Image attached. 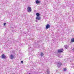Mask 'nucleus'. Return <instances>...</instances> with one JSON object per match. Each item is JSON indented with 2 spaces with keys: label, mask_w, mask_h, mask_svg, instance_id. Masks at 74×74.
<instances>
[{
  "label": "nucleus",
  "mask_w": 74,
  "mask_h": 74,
  "mask_svg": "<svg viewBox=\"0 0 74 74\" xmlns=\"http://www.w3.org/2000/svg\"><path fill=\"white\" fill-rule=\"evenodd\" d=\"M36 15L37 16L36 17V19L37 20H39L41 19V17L40 16V14L39 13H37L36 14Z\"/></svg>",
  "instance_id": "obj_1"
},
{
  "label": "nucleus",
  "mask_w": 74,
  "mask_h": 74,
  "mask_svg": "<svg viewBox=\"0 0 74 74\" xmlns=\"http://www.w3.org/2000/svg\"><path fill=\"white\" fill-rule=\"evenodd\" d=\"M64 50L63 49H59L57 51V53H62L63 52Z\"/></svg>",
  "instance_id": "obj_2"
},
{
  "label": "nucleus",
  "mask_w": 74,
  "mask_h": 74,
  "mask_svg": "<svg viewBox=\"0 0 74 74\" xmlns=\"http://www.w3.org/2000/svg\"><path fill=\"white\" fill-rule=\"evenodd\" d=\"M62 65V63L60 62H58L57 63V66L58 67H61V66Z\"/></svg>",
  "instance_id": "obj_3"
},
{
  "label": "nucleus",
  "mask_w": 74,
  "mask_h": 74,
  "mask_svg": "<svg viewBox=\"0 0 74 74\" xmlns=\"http://www.w3.org/2000/svg\"><path fill=\"white\" fill-rule=\"evenodd\" d=\"M27 11L28 12H31L32 11V8L30 7H28L27 8Z\"/></svg>",
  "instance_id": "obj_4"
},
{
  "label": "nucleus",
  "mask_w": 74,
  "mask_h": 74,
  "mask_svg": "<svg viewBox=\"0 0 74 74\" xmlns=\"http://www.w3.org/2000/svg\"><path fill=\"white\" fill-rule=\"evenodd\" d=\"M50 27H51L50 25L49 24H47L46 26V29H48V28H50Z\"/></svg>",
  "instance_id": "obj_5"
},
{
  "label": "nucleus",
  "mask_w": 74,
  "mask_h": 74,
  "mask_svg": "<svg viewBox=\"0 0 74 74\" xmlns=\"http://www.w3.org/2000/svg\"><path fill=\"white\" fill-rule=\"evenodd\" d=\"M6 56H5V55L3 54L1 55V58L2 59H5L6 58Z\"/></svg>",
  "instance_id": "obj_6"
},
{
  "label": "nucleus",
  "mask_w": 74,
  "mask_h": 74,
  "mask_svg": "<svg viewBox=\"0 0 74 74\" xmlns=\"http://www.w3.org/2000/svg\"><path fill=\"white\" fill-rule=\"evenodd\" d=\"M10 58L11 59H13L14 58V55H13L12 54H11L10 56Z\"/></svg>",
  "instance_id": "obj_7"
},
{
  "label": "nucleus",
  "mask_w": 74,
  "mask_h": 74,
  "mask_svg": "<svg viewBox=\"0 0 74 74\" xmlns=\"http://www.w3.org/2000/svg\"><path fill=\"white\" fill-rule=\"evenodd\" d=\"M40 3V1H39L38 0H37L36 1V4H39Z\"/></svg>",
  "instance_id": "obj_8"
},
{
  "label": "nucleus",
  "mask_w": 74,
  "mask_h": 74,
  "mask_svg": "<svg viewBox=\"0 0 74 74\" xmlns=\"http://www.w3.org/2000/svg\"><path fill=\"white\" fill-rule=\"evenodd\" d=\"M64 47L65 49H67L68 48V46L67 45H65Z\"/></svg>",
  "instance_id": "obj_9"
},
{
  "label": "nucleus",
  "mask_w": 74,
  "mask_h": 74,
  "mask_svg": "<svg viewBox=\"0 0 74 74\" xmlns=\"http://www.w3.org/2000/svg\"><path fill=\"white\" fill-rule=\"evenodd\" d=\"M71 42H74V38H72L71 39Z\"/></svg>",
  "instance_id": "obj_10"
},
{
  "label": "nucleus",
  "mask_w": 74,
  "mask_h": 74,
  "mask_svg": "<svg viewBox=\"0 0 74 74\" xmlns=\"http://www.w3.org/2000/svg\"><path fill=\"white\" fill-rule=\"evenodd\" d=\"M47 74H49V71L48 70H47Z\"/></svg>",
  "instance_id": "obj_11"
},
{
  "label": "nucleus",
  "mask_w": 74,
  "mask_h": 74,
  "mask_svg": "<svg viewBox=\"0 0 74 74\" xmlns=\"http://www.w3.org/2000/svg\"><path fill=\"white\" fill-rule=\"evenodd\" d=\"M44 55V54L42 52L40 53V56H41L42 57V56Z\"/></svg>",
  "instance_id": "obj_12"
},
{
  "label": "nucleus",
  "mask_w": 74,
  "mask_h": 74,
  "mask_svg": "<svg viewBox=\"0 0 74 74\" xmlns=\"http://www.w3.org/2000/svg\"><path fill=\"white\" fill-rule=\"evenodd\" d=\"M6 23H4L3 24L4 26H5V25H6Z\"/></svg>",
  "instance_id": "obj_13"
},
{
  "label": "nucleus",
  "mask_w": 74,
  "mask_h": 74,
  "mask_svg": "<svg viewBox=\"0 0 74 74\" xmlns=\"http://www.w3.org/2000/svg\"><path fill=\"white\" fill-rule=\"evenodd\" d=\"M21 63H22V64H23V61H21Z\"/></svg>",
  "instance_id": "obj_14"
},
{
  "label": "nucleus",
  "mask_w": 74,
  "mask_h": 74,
  "mask_svg": "<svg viewBox=\"0 0 74 74\" xmlns=\"http://www.w3.org/2000/svg\"><path fill=\"white\" fill-rule=\"evenodd\" d=\"M64 71H66V69H64Z\"/></svg>",
  "instance_id": "obj_15"
},
{
  "label": "nucleus",
  "mask_w": 74,
  "mask_h": 74,
  "mask_svg": "<svg viewBox=\"0 0 74 74\" xmlns=\"http://www.w3.org/2000/svg\"><path fill=\"white\" fill-rule=\"evenodd\" d=\"M40 42V41L38 40L37 42V43H39Z\"/></svg>",
  "instance_id": "obj_16"
},
{
  "label": "nucleus",
  "mask_w": 74,
  "mask_h": 74,
  "mask_svg": "<svg viewBox=\"0 0 74 74\" xmlns=\"http://www.w3.org/2000/svg\"><path fill=\"white\" fill-rule=\"evenodd\" d=\"M36 22H38V21L37 20H36Z\"/></svg>",
  "instance_id": "obj_17"
}]
</instances>
